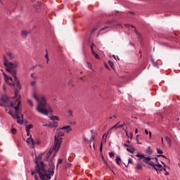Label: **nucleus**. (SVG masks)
I'll return each instance as SVG.
<instances>
[{
  "mask_svg": "<svg viewBox=\"0 0 180 180\" xmlns=\"http://www.w3.org/2000/svg\"><path fill=\"white\" fill-rule=\"evenodd\" d=\"M49 119L53 121L57 120L58 122V120H60V117H58V116H57V115H52V116L49 117Z\"/></svg>",
  "mask_w": 180,
  "mask_h": 180,
  "instance_id": "f3484780",
  "label": "nucleus"
},
{
  "mask_svg": "<svg viewBox=\"0 0 180 180\" xmlns=\"http://www.w3.org/2000/svg\"><path fill=\"white\" fill-rule=\"evenodd\" d=\"M50 157H51V150H49V153H47L46 157L45 158V161H48Z\"/></svg>",
  "mask_w": 180,
  "mask_h": 180,
  "instance_id": "b1692460",
  "label": "nucleus"
},
{
  "mask_svg": "<svg viewBox=\"0 0 180 180\" xmlns=\"http://www.w3.org/2000/svg\"><path fill=\"white\" fill-rule=\"evenodd\" d=\"M45 58L46 59L47 64H49V54L48 53H46Z\"/></svg>",
  "mask_w": 180,
  "mask_h": 180,
  "instance_id": "a19ab883",
  "label": "nucleus"
},
{
  "mask_svg": "<svg viewBox=\"0 0 180 180\" xmlns=\"http://www.w3.org/2000/svg\"><path fill=\"white\" fill-rule=\"evenodd\" d=\"M140 135L139 134H138L137 136H136V142H137V144H143V143H141V142H139V138H137V137H139Z\"/></svg>",
  "mask_w": 180,
  "mask_h": 180,
  "instance_id": "e433bc0d",
  "label": "nucleus"
},
{
  "mask_svg": "<svg viewBox=\"0 0 180 180\" xmlns=\"http://www.w3.org/2000/svg\"><path fill=\"white\" fill-rule=\"evenodd\" d=\"M7 56H8L10 60H13V58H15V56H13V55L11 52H8Z\"/></svg>",
  "mask_w": 180,
  "mask_h": 180,
  "instance_id": "a878e982",
  "label": "nucleus"
},
{
  "mask_svg": "<svg viewBox=\"0 0 180 180\" xmlns=\"http://www.w3.org/2000/svg\"><path fill=\"white\" fill-rule=\"evenodd\" d=\"M35 144H40V141L35 142Z\"/></svg>",
  "mask_w": 180,
  "mask_h": 180,
  "instance_id": "774afa93",
  "label": "nucleus"
},
{
  "mask_svg": "<svg viewBox=\"0 0 180 180\" xmlns=\"http://www.w3.org/2000/svg\"><path fill=\"white\" fill-rule=\"evenodd\" d=\"M165 140L169 147H171L172 144V141H171V138L169 136H165Z\"/></svg>",
  "mask_w": 180,
  "mask_h": 180,
  "instance_id": "2eb2a0df",
  "label": "nucleus"
},
{
  "mask_svg": "<svg viewBox=\"0 0 180 180\" xmlns=\"http://www.w3.org/2000/svg\"><path fill=\"white\" fill-rule=\"evenodd\" d=\"M129 164H133V160L131 158H129L128 159V164L126 165V164H124L125 167H128Z\"/></svg>",
  "mask_w": 180,
  "mask_h": 180,
  "instance_id": "cd10ccee",
  "label": "nucleus"
},
{
  "mask_svg": "<svg viewBox=\"0 0 180 180\" xmlns=\"http://www.w3.org/2000/svg\"><path fill=\"white\" fill-rule=\"evenodd\" d=\"M162 171H165V172H167V167L163 166Z\"/></svg>",
  "mask_w": 180,
  "mask_h": 180,
  "instance_id": "5fc2aeb1",
  "label": "nucleus"
},
{
  "mask_svg": "<svg viewBox=\"0 0 180 180\" xmlns=\"http://www.w3.org/2000/svg\"><path fill=\"white\" fill-rule=\"evenodd\" d=\"M84 141H85V143H89V140H88L86 138H84Z\"/></svg>",
  "mask_w": 180,
  "mask_h": 180,
  "instance_id": "3c124183",
  "label": "nucleus"
},
{
  "mask_svg": "<svg viewBox=\"0 0 180 180\" xmlns=\"http://www.w3.org/2000/svg\"><path fill=\"white\" fill-rule=\"evenodd\" d=\"M108 154H109L110 158H113V157H115V154L112 152H109Z\"/></svg>",
  "mask_w": 180,
  "mask_h": 180,
  "instance_id": "2f4dec72",
  "label": "nucleus"
},
{
  "mask_svg": "<svg viewBox=\"0 0 180 180\" xmlns=\"http://www.w3.org/2000/svg\"><path fill=\"white\" fill-rule=\"evenodd\" d=\"M157 157H162V158H167V157L164 155H158Z\"/></svg>",
  "mask_w": 180,
  "mask_h": 180,
  "instance_id": "09e8293b",
  "label": "nucleus"
},
{
  "mask_svg": "<svg viewBox=\"0 0 180 180\" xmlns=\"http://www.w3.org/2000/svg\"><path fill=\"white\" fill-rule=\"evenodd\" d=\"M153 169L157 172V174H161L162 172V169H158L157 167H152Z\"/></svg>",
  "mask_w": 180,
  "mask_h": 180,
  "instance_id": "412c9836",
  "label": "nucleus"
},
{
  "mask_svg": "<svg viewBox=\"0 0 180 180\" xmlns=\"http://www.w3.org/2000/svg\"><path fill=\"white\" fill-rule=\"evenodd\" d=\"M4 64L7 68L6 70H16L18 68V62H9L6 56H4Z\"/></svg>",
  "mask_w": 180,
  "mask_h": 180,
  "instance_id": "39448f33",
  "label": "nucleus"
},
{
  "mask_svg": "<svg viewBox=\"0 0 180 180\" xmlns=\"http://www.w3.org/2000/svg\"><path fill=\"white\" fill-rule=\"evenodd\" d=\"M11 131H12V134H16V133H18V131H17L16 129H15V128H13V129H11Z\"/></svg>",
  "mask_w": 180,
  "mask_h": 180,
  "instance_id": "473e14b6",
  "label": "nucleus"
},
{
  "mask_svg": "<svg viewBox=\"0 0 180 180\" xmlns=\"http://www.w3.org/2000/svg\"><path fill=\"white\" fill-rule=\"evenodd\" d=\"M162 165H163V167H167V165H165V162H161Z\"/></svg>",
  "mask_w": 180,
  "mask_h": 180,
  "instance_id": "6e6d98bb",
  "label": "nucleus"
},
{
  "mask_svg": "<svg viewBox=\"0 0 180 180\" xmlns=\"http://www.w3.org/2000/svg\"><path fill=\"white\" fill-rule=\"evenodd\" d=\"M20 105H22V102L19 99L11 102L8 108H13L15 110V114H13L12 110L8 111V114H10L13 119H17V123L18 124H23V120H20V116L23 119V115L22 114V111H20Z\"/></svg>",
  "mask_w": 180,
  "mask_h": 180,
  "instance_id": "f257e3e1",
  "label": "nucleus"
},
{
  "mask_svg": "<svg viewBox=\"0 0 180 180\" xmlns=\"http://www.w3.org/2000/svg\"><path fill=\"white\" fill-rule=\"evenodd\" d=\"M157 153L158 154H162L164 152L161 149L157 148Z\"/></svg>",
  "mask_w": 180,
  "mask_h": 180,
  "instance_id": "f704fd0d",
  "label": "nucleus"
},
{
  "mask_svg": "<svg viewBox=\"0 0 180 180\" xmlns=\"http://www.w3.org/2000/svg\"><path fill=\"white\" fill-rule=\"evenodd\" d=\"M103 143L101 142V146H100V151L102 153V150H103Z\"/></svg>",
  "mask_w": 180,
  "mask_h": 180,
  "instance_id": "49530a36",
  "label": "nucleus"
},
{
  "mask_svg": "<svg viewBox=\"0 0 180 180\" xmlns=\"http://www.w3.org/2000/svg\"><path fill=\"white\" fill-rule=\"evenodd\" d=\"M95 140V136L91 135V137L90 139V140H89V143H91V141H94Z\"/></svg>",
  "mask_w": 180,
  "mask_h": 180,
  "instance_id": "72a5a7b5",
  "label": "nucleus"
},
{
  "mask_svg": "<svg viewBox=\"0 0 180 180\" xmlns=\"http://www.w3.org/2000/svg\"><path fill=\"white\" fill-rule=\"evenodd\" d=\"M32 96L34 99H35L36 101L38 102V105L37 107V110L39 112V113H41V115H49V110L46 109H44L46 106H47V101H46V98L44 96H37V94L36 93L32 94Z\"/></svg>",
  "mask_w": 180,
  "mask_h": 180,
  "instance_id": "f03ea898",
  "label": "nucleus"
},
{
  "mask_svg": "<svg viewBox=\"0 0 180 180\" xmlns=\"http://www.w3.org/2000/svg\"><path fill=\"white\" fill-rule=\"evenodd\" d=\"M6 71L10 72L12 75V77H13L17 88H18V89H22L19 79H18V77L16 76V69H6Z\"/></svg>",
  "mask_w": 180,
  "mask_h": 180,
  "instance_id": "6e6552de",
  "label": "nucleus"
},
{
  "mask_svg": "<svg viewBox=\"0 0 180 180\" xmlns=\"http://www.w3.org/2000/svg\"><path fill=\"white\" fill-rule=\"evenodd\" d=\"M49 112H51V113H53V110H51V108H50Z\"/></svg>",
  "mask_w": 180,
  "mask_h": 180,
  "instance_id": "0e129e2a",
  "label": "nucleus"
},
{
  "mask_svg": "<svg viewBox=\"0 0 180 180\" xmlns=\"http://www.w3.org/2000/svg\"><path fill=\"white\" fill-rule=\"evenodd\" d=\"M48 127H58V122H51L49 125H48Z\"/></svg>",
  "mask_w": 180,
  "mask_h": 180,
  "instance_id": "ddd939ff",
  "label": "nucleus"
},
{
  "mask_svg": "<svg viewBox=\"0 0 180 180\" xmlns=\"http://www.w3.org/2000/svg\"><path fill=\"white\" fill-rule=\"evenodd\" d=\"M112 57H113V58H115V60H117V59H116V56L112 55Z\"/></svg>",
  "mask_w": 180,
  "mask_h": 180,
  "instance_id": "338daca9",
  "label": "nucleus"
},
{
  "mask_svg": "<svg viewBox=\"0 0 180 180\" xmlns=\"http://www.w3.org/2000/svg\"><path fill=\"white\" fill-rule=\"evenodd\" d=\"M101 159L103 160V162L108 165V162H106V160H105V157H103V155H101Z\"/></svg>",
  "mask_w": 180,
  "mask_h": 180,
  "instance_id": "4c0bfd02",
  "label": "nucleus"
},
{
  "mask_svg": "<svg viewBox=\"0 0 180 180\" xmlns=\"http://www.w3.org/2000/svg\"><path fill=\"white\" fill-rule=\"evenodd\" d=\"M92 46H95V44L91 43V52L94 53V51H94V47Z\"/></svg>",
  "mask_w": 180,
  "mask_h": 180,
  "instance_id": "79ce46f5",
  "label": "nucleus"
},
{
  "mask_svg": "<svg viewBox=\"0 0 180 180\" xmlns=\"http://www.w3.org/2000/svg\"><path fill=\"white\" fill-rule=\"evenodd\" d=\"M64 131H59L57 135L54 136V143L52 148V151H54L55 154L58 153V150L61 148V144L63 143V137L64 136Z\"/></svg>",
  "mask_w": 180,
  "mask_h": 180,
  "instance_id": "20e7f679",
  "label": "nucleus"
},
{
  "mask_svg": "<svg viewBox=\"0 0 180 180\" xmlns=\"http://www.w3.org/2000/svg\"><path fill=\"white\" fill-rule=\"evenodd\" d=\"M135 133H136V134H137V133H139V129H135Z\"/></svg>",
  "mask_w": 180,
  "mask_h": 180,
  "instance_id": "680f3d73",
  "label": "nucleus"
},
{
  "mask_svg": "<svg viewBox=\"0 0 180 180\" xmlns=\"http://www.w3.org/2000/svg\"><path fill=\"white\" fill-rule=\"evenodd\" d=\"M41 157H43V155H39L38 157L35 158V171L37 174H39V176L40 179H44V175H43L42 172L46 174V165H44V163L41 161Z\"/></svg>",
  "mask_w": 180,
  "mask_h": 180,
  "instance_id": "7ed1b4c3",
  "label": "nucleus"
},
{
  "mask_svg": "<svg viewBox=\"0 0 180 180\" xmlns=\"http://www.w3.org/2000/svg\"><path fill=\"white\" fill-rule=\"evenodd\" d=\"M115 162L117 165H120V162H122V159L119 156H116Z\"/></svg>",
  "mask_w": 180,
  "mask_h": 180,
  "instance_id": "a211bd4d",
  "label": "nucleus"
},
{
  "mask_svg": "<svg viewBox=\"0 0 180 180\" xmlns=\"http://www.w3.org/2000/svg\"><path fill=\"white\" fill-rule=\"evenodd\" d=\"M149 134V136H150V139H151V131H149L148 132V130L147 129H145V134Z\"/></svg>",
  "mask_w": 180,
  "mask_h": 180,
  "instance_id": "7c9ffc66",
  "label": "nucleus"
},
{
  "mask_svg": "<svg viewBox=\"0 0 180 180\" xmlns=\"http://www.w3.org/2000/svg\"><path fill=\"white\" fill-rule=\"evenodd\" d=\"M30 85L31 86H34V85H36V82L34 81L31 82Z\"/></svg>",
  "mask_w": 180,
  "mask_h": 180,
  "instance_id": "c03bdc74",
  "label": "nucleus"
},
{
  "mask_svg": "<svg viewBox=\"0 0 180 180\" xmlns=\"http://www.w3.org/2000/svg\"><path fill=\"white\" fill-rule=\"evenodd\" d=\"M68 112L70 114V116H72V111H71V110H69Z\"/></svg>",
  "mask_w": 180,
  "mask_h": 180,
  "instance_id": "864d4df0",
  "label": "nucleus"
},
{
  "mask_svg": "<svg viewBox=\"0 0 180 180\" xmlns=\"http://www.w3.org/2000/svg\"><path fill=\"white\" fill-rule=\"evenodd\" d=\"M122 146L124 147H127L128 148V147H129L130 146L127 145V143H123Z\"/></svg>",
  "mask_w": 180,
  "mask_h": 180,
  "instance_id": "603ef678",
  "label": "nucleus"
},
{
  "mask_svg": "<svg viewBox=\"0 0 180 180\" xmlns=\"http://www.w3.org/2000/svg\"><path fill=\"white\" fill-rule=\"evenodd\" d=\"M147 153L148 154H151V148L150 146H148V148H147Z\"/></svg>",
  "mask_w": 180,
  "mask_h": 180,
  "instance_id": "ea45409f",
  "label": "nucleus"
},
{
  "mask_svg": "<svg viewBox=\"0 0 180 180\" xmlns=\"http://www.w3.org/2000/svg\"><path fill=\"white\" fill-rule=\"evenodd\" d=\"M151 63L153 64V67H157V68H158V65H157V63H155V60H154V58H150Z\"/></svg>",
  "mask_w": 180,
  "mask_h": 180,
  "instance_id": "5701e85b",
  "label": "nucleus"
},
{
  "mask_svg": "<svg viewBox=\"0 0 180 180\" xmlns=\"http://www.w3.org/2000/svg\"><path fill=\"white\" fill-rule=\"evenodd\" d=\"M57 130H65L66 133H71V131H72V128H71L70 126H64L63 127L58 128Z\"/></svg>",
  "mask_w": 180,
  "mask_h": 180,
  "instance_id": "9b49d317",
  "label": "nucleus"
},
{
  "mask_svg": "<svg viewBox=\"0 0 180 180\" xmlns=\"http://www.w3.org/2000/svg\"><path fill=\"white\" fill-rule=\"evenodd\" d=\"M30 129H33V124H30L25 127L26 131H30Z\"/></svg>",
  "mask_w": 180,
  "mask_h": 180,
  "instance_id": "aec40b11",
  "label": "nucleus"
},
{
  "mask_svg": "<svg viewBox=\"0 0 180 180\" xmlns=\"http://www.w3.org/2000/svg\"><path fill=\"white\" fill-rule=\"evenodd\" d=\"M127 151H128V153H130L131 154H134V151H136V149L134 148H133L132 146H129L127 148Z\"/></svg>",
  "mask_w": 180,
  "mask_h": 180,
  "instance_id": "4468645a",
  "label": "nucleus"
},
{
  "mask_svg": "<svg viewBox=\"0 0 180 180\" xmlns=\"http://www.w3.org/2000/svg\"><path fill=\"white\" fill-rule=\"evenodd\" d=\"M97 28L94 27L91 30V34H92L93 33H95V32H96Z\"/></svg>",
  "mask_w": 180,
  "mask_h": 180,
  "instance_id": "37998d69",
  "label": "nucleus"
},
{
  "mask_svg": "<svg viewBox=\"0 0 180 180\" xmlns=\"http://www.w3.org/2000/svg\"><path fill=\"white\" fill-rule=\"evenodd\" d=\"M139 54H141V55H140V58H141V51H139Z\"/></svg>",
  "mask_w": 180,
  "mask_h": 180,
  "instance_id": "69168bd1",
  "label": "nucleus"
},
{
  "mask_svg": "<svg viewBox=\"0 0 180 180\" xmlns=\"http://www.w3.org/2000/svg\"><path fill=\"white\" fill-rule=\"evenodd\" d=\"M10 105L11 101H9V97L6 95H1L0 98V106L2 108H9Z\"/></svg>",
  "mask_w": 180,
  "mask_h": 180,
  "instance_id": "0eeeda50",
  "label": "nucleus"
},
{
  "mask_svg": "<svg viewBox=\"0 0 180 180\" xmlns=\"http://www.w3.org/2000/svg\"><path fill=\"white\" fill-rule=\"evenodd\" d=\"M135 33H136V34H139V32H137V30H135Z\"/></svg>",
  "mask_w": 180,
  "mask_h": 180,
  "instance_id": "e2e57ef3",
  "label": "nucleus"
},
{
  "mask_svg": "<svg viewBox=\"0 0 180 180\" xmlns=\"http://www.w3.org/2000/svg\"><path fill=\"white\" fill-rule=\"evenodd\" d=\"M22 34L24 36V37H26V36H27V31H22Z\"/></svg>",
  "mask_w": 180,
  "mask_h": 180,
  "instance_id": "c9c22d12",
  "label": "nucleus"
},
{
  "mask_svg": "<svg viewBox=\"0 0 180 180\" xmlns=\"http://www.w3.org/2000/svg\"><path fill=\"white\" fill-rule=\"evenodd\" d=\"M120 127H123V125H118L117 124L114 125L111 129H115V130H117V129H120Z\"/></svg>",
  "mask_w": 180,
  "mask_h": 180,
  "instance_id": "393cba45",
  "label": "nucleus"
},
{
  "mask_svg": "<svg viewBox=\"0 0 180 180\" xmlns=\"http://www.w3.org/2000/svg\"><path fill=\"white\" fill-rule=\"evenodd\" d=\"M108 64H109L110 67H111V68H113L114 63L112 60H108Z\"/></svg>",
  "mask_w": 180,
  "mask_h": 180,
  "instance_id": "c756f323",
  "label": "nucleus"
},
{
  "mask_svg": "<svg viewBox=\"0 0 180 180\" xmlns=\"http://www.w3.org/2000/svg\"><path fill=\"white\" fill-rule=\"evenodd\" d=\"M103 139H105V134L103 136L102 141H101V143H103V141H105L103 140Z\"/></svg>",
  "mask_w": 180,
  "mask_h": 180,
  "instance_id": "4d7b16f0",
  "label": "nucleus"
},
{
  "mask_svg": "<svg viewBox=\"0 0 180 180\" xmlns=\"http://www.w3.org/2000/svg\"><path fill=\"white\" fill-rule=\"evenodd\" d=\"M92 54L94 56V57H95V58H96V60H99L101 58V57H99V55H98V53H96L95 51H93Z\"/></svg>",
  "mask_w": 180,
  "mask_h": 180,
  "instance_id": "bb28decb",
  "label": "nucleus"
},
{
  "mask_svg": "<svg viewBox=\"0 0 180 180\" xmlns=\"http://www.w3.org/2000/svg\"><path fill=\"white\" fill-rule=\"evenodd\" d=\"M26 142L28 146H32V148H34V146H36V142L34 141L33 138H32V135H30V136L27 139Z\"/></svg>",
  "mask_w": 180,
  "mask_h": 180,
  "instance_id": "1a4fd4ad",
  "label": "nucleus"
},
{
  "mask_svg": "<svg viewBox=\"0 0 180 180\" xmlns=\"http://www.w3.org/2000/svg\"><path fill=\"white\" fill-rule=\"evenodd\" d=\"M129 134H130V139H133V133L131 132Z\"/></svg>",
  "mask_w": 180,
  "mask_h": 180,
  "instance_id": "13d9d810",
  "label": "nucleus"
},
{
  "mask_svg": "<svg viewBox=\"0 0 180 180\" xmlns=\"http://www.w3.org/2000/svg\"><path fill=\"white\" fill-rule=\"evenodd\" d=\"M27 102H28L30 106H31V108H33V106H34L33 101H32L30 99H27Z\"/></svg>",
  "mask_w": 180,
  "mask_h": 180,
  "instance_id": "c85d7f7f",
  "label": "nucleus"
},
{
  "mask_svg": "<svg viewBox=\"0 0 180 180\" xmlns=\"http://www.w3.org/2000/svg\"><path fill=\"white\" fill-rule=\"evenodd\" d=\"M106 29H109V27L105 26V27L101 28L99 33H101V32H103V30H106Z\"/></svg>",
  "mask_w": 180,
  "mask_h": 180,
  "instance_id": "58836bf2",
  "label": "nucleus"
},
{
  "mask_svg": "<svg viewBox=\"0 0 180 180\" xmlns=\"http://www.w3.org/2000/svg\"><path fill=\"white\" fill-rule=\"evenodd\" d=\"M155 160L157 164H155L154 168H156V167L158 168H162V165L161 164L158 163V158H155Z\"/></svg>",
  "mask_w": 180,
  "mask_h": 180,
  "instance_id": "dca6fc26",
  "label": "nucleus"
},
{
  "mask_svg": "<svg viewBox=\"0 0 180 180\" xmlns=\"http://www.w3.org/2000/svg\"><path fill=\"white\" fill-rule=\"evenodd\" d=\"M34 174H36V172L34 171L31 172V175H34Z\"/></svg>",
  "mask_w": 180,
  "mask_h": 180,
  "instance_id": "bf43d9fd",
  "label": "nucleus"
},
{
  "mask_svg": "<svg viewBox=\"0 0 180 180\" xmlns=\"http://www.w3.org/2000/svg\"><path fill=\"white\" fill-rule=\"evenodd\" d=\"M4 77L6 78V81H11V82H13L12 77H8V76L6 75H5V74H4ZM9 85L11 86H15V85H16V84L12 82V83H9Z\"/></svg>",
  "mask_w": 180,
  "mask_h": 180,
  "instance_id": "f8f14e48",
  "label": "nucleus"
},
{
  "mask_svg": "<svg viewBox=\"0 0 180 180\" xmlns=\"http://www.w3.org/2000/svg\"><path fill=\"white\" fill-rule=\"evenodd\" d=\"M26 132H27V136H30H30H32V135L30 134V131H26Z\"/></svg>",
  "mask_w": 180,
  "mask_h": 180,
  "instance_id": "8fccbe9b",
  "label": "nucleus"
},
{
  "mask_svg": "<svg viewBox=\"0 0 180 180\" xmlns=\"http://www.w3.org/2000/svg\"><path fill=\"white\" fill-rule=\"evenodd\" d=\"M136 157H137L139 158V160H144V155L138 153L136 155Z\"/></svg>",
  "mask_w": 180,
  "mask_h": 180,
  "instance_id": "4be33fe9",
  "label": "nucleus"
},
{
  "mask_svg": "<svg viewBox=\"0 0 180 180\" xmlns=\"http://www.w3.org/2000/svg\"><path fill=\"white\" fill-rule=\"evenodd\" d=\"M165 175H166V176H167V175H169V172H168L166 171L165 173Z\"/></svg>",
  "mask_w": 180,
  "mask_h": 180,
  "instance_id": "052dcab7",
  "label": "nucleus"
},
{
  "mask_svg": "<svg viewBox=\"0 0 180 180\" xmlns=\"http://www.w3.org/2000/svg\"><path fill=\"white\" fill-rule=\"evenodd\" d=\"M58 164H63V159H58Z\"/></svg>",
  "mask_w": 180,
  "mask_h": 180,
  "instance_id": "de8ad7c7",
  "label": "nucleus"
},
{
  "mask_svg": "<svg viewBox=\"0 0 180 180\" xmlns=\"http://www.w3.org/2000/svg\"><path fill=\"white\" fill-rule=\"evenodd\" d=\"M18 94H19V90L15 89V96H18Z\"/></svg>",
  "mask_w": 180,
  "mask_h": 180,
  "instance_id": "a18cd8bd",
  "label": "nucleus"
},
{
  "mask_svg": "<svg viewBox=\"0 0 180 180\" xmlns=\"http://www.w3.org/2000/svg\"><path fill=\"white\" fill-rule=\"evenodd\" d=\"M143 162H145V164H147L148 165H150V167H154V165H155V163L151 161V158L150 157L144 156Z\"/></svg>",
  "mask_w": 180,
  "mask_h": 180,
  "instance_id": "9d476101",
  "label": "nucleus"
},
{
  "mask_svg": "<svg viewBox=\"0 0 180 180\" xmlns=\"http://www.w3.org/2000/svg\"><path fill=\"white\" fill-rule=\"evenodd\" d=\"M136 169H137V171H140V170L143 169V166H141V163L136 164Z\"/></svg>",
  "mask_w": 180,
  "mask_h": 180,
  "instance_id": "6ab92c4d",
  "label": "nucleus"
},
{
  "mask_svg": "<svg viewBox=\"0 0 180 180\" xmlns=\"http://www.w3.org/2000/svg\"><path fill=\"white\" fill-rule=\"evenodd\" d=\"M51 165V169L50 170H46L45 172H42V175H44V179L47 178V179H51V176L54 175V169L56 168V166L54 165V163H53V161H51L50 163Z\"/></svg>",
  "mask_w": 180,
  "mask_h": 180,
  "instance_id": "423d86ee",
  "label": "nucleus"
}]
</instances>
